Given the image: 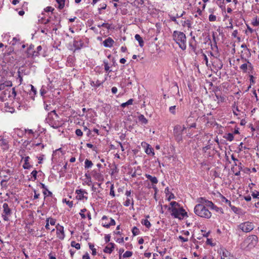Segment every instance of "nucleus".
<instances>
[{"label":"nucleus","mask_w":259,"mask_h":259,"mask_svg":"<svg viewBox=\"0 0 259 259\" xmlns=\"http://www.w3.org/2000/svg\"><path fill=\"white\" fill-rule=\"evenodd\" d=\"M18 78L19 79V82H20V84H21V83H22V82L23 80L22 77L21 76L20 71L18 72Z\"/></svg>","instance_id":"nucleus-58"},{"label":"nucleus","mask_w":259,"mask_h":259,"mask_svg":"<svg viewBox=\"0 0 259 259\" xmlns=\"http://www.w3.org/2000/svg\"><path fill=\"white\" fill-rule=\"evenodd\" d=\"M54 10V9L52 8L51 7H47L46 9V12H52Z\"/></svg>","instance_id":"nucleus-62"},{"label":"nucleus","mask_w":259,"mask_h":259,"mask_svg":"<svg viewBox=\"0 0 259 259\" xmlns=\"http://www.w3.org/2000/svg\"><path fill=\"white\" fill-rule=\"evenodd\" d=\"M98 27H99V28H100L101 27H105L106 28H107L108 30L111 29L112 28L111 27V24H109L108 23H103L102 24L98 25Z\"/></svg>","instance_id":"nucleus-28"},{"label":"nucleus","mask_w":259,"mask_h":259,"mask_svg":"<svg viewBox=\"0 0 259 259\" xmlns=\"http://www.w3.org/2000/svg\"><path fill=\"white\" fill-rule=\"evenodd\" d=\"M131 203V200L129 198H127L126 200L125 201L124 205L125 206H128Z\"/></svg>","instance_id":"nucleus-53"},{"label":"nucleus","mask_w":259,"mask_h":259,"mask_svg":"<svg viewBox=\"0 0 259 259\" xmlns=\"http://www.w3.org/2000/svg\"><path fill=\"white\" fill-rule=\"evenodd\" d=\"M132 233L134 236H136L139 234V230L136 227H134L132 229Z\"/></svg>","instance_id":"nucleus-36"},{"label":"nucleus","mask_w":259,"mask_h":259,"mask_svg":"<svg viewBox=\"0 0 259 259\" xmlns=\"http://www.w3.org/2000/svg\"><path fill=\"white\" fill-rule=\"evenodd\" d=\"M87 209L84 208V209H82L80 210V212L79 213V214L80 215L82 219H84L85 218V214L83 213L84 212L86 211Z\"/></svg>","instance_id":"nucleus-43"},{"label":"nucleus","mask_w":259,"mask_h":259,"mask_svg":"<svg viewBox=\"0 0 259 259\" xmlns=\"http://www.w3.org/2000/svg\"><path fill=\"white\" fill-rule=\"evenodd\" d=\"M181 23L183 27L187 26L188 28H190L191 27V24L190 23V21L189 20L186 21H181Z\"/></svg>","instance_id":"nucleus-26"},{"label":"nucleus","mask_w":259,"mask_h":259,"mask_svg":"<svg viewBox=\"0 0 259 259\" xmlns=\"http://www.w3.org/2000/svg\"><path fill=\"white\" fill-rule=\"evenodd\" d=\"M229 255V253L228 251H223L221 259H225V257H227Z\"/></svg>","instance_id":"nucleus-39"},{"label":"nucleus","mask_w":259,"mask_h":259,"mask_svg":"<svg viewBox=\"0 0 259 259\" xmlns=\"http://www.w3.org/2000/svg\"><path fill=\"white\" fill-rule=\"evenodd\" d=\"M186 129L184 126H182L180 125H176L174 130V133L176 139L180 141L182 139V135L184 130Z\"/></svg>","instance_id":"nucleus-9"},{"label":"nucleus","mask_w":259,"mask_h":259,"mask_svg":"<svg viewBox=\"0 0 259 259\" xmlns=\"http://www.w3.org/2000/svg\"><path fill=\"white\" fill-rule=\"evenodd\" d=\"M168 209L171 211V215L175 218H178L181 220L187 215V212L183 208H169Z\"/></svg>","instance_id":"nucleus-4"},{"label":"nucleus","mask_w":259,"mask_h":259,"mask_svg":"<svg viewBox=\"0 0 259 259\" xmlns=\"http://www.w3.org/2000/svg\"><path fill=\"white\" fill-rule=\"evenodd\" d=\"M49 224L51 225H55L56 223V220L53 218H49Z\"/></svg>","instance_id":"nucleus-49"},{"label":"nucleus","mask_w":259,"mask_h":259,"mask_svg":"<svg viewBox=\"0 0 259 259\" xmlns=\"http://www.w3.org/2000/svg\"><path fill=\"white\" fill-rule=\"evenodd\" d=\"M34 46L30 45L26 51L27 57L29 58L31 56H37V54H35V51H33Z\"/></svg>","instance_id":"nucleus-15"},{"label":"nucleus","mask_w":259,"mask_h":259,"mask_svg":"<svg viewBox=\"0 0 259 259\" xmlns=\"http://www.w3.org/2000/svg\"><path fill=\"white\" fill-rule=\"evenodd\" d=\"M221 200L223 202L227 204L229 206H230L232 205L231 201L227 199L225 196L223 195L221 196Z\"/></svg>","instance_id":"nucleus-30"},{"label":"nucleus","mask_w":259,"mask_h":259,"mask_svg":"<svg viewBox=\"0 0 259 259\" xmlns=\"http://www.w3.org/2000/svg\"><path fill=\"white\" fill-rule=\"evenodd\" d=\"M141 223L148 229L151 227V224L147 219L142 220Z\"/></svg>","instance_id":"nucleus-29"},{"label":"nucleus","mask_w":259,"mask_h":259,"mask_svg":"<svg viewBox=\"0 0 259 259\" xmlns=\"http://www.w3.org/2000/svg\"><path fill=\"white\" fill-rule=\"evenodd\" d=\"M144 144L147 145V147L145 150V153L148 155L152 154V155H154V150L150 146V145L147 144L146 143H144ZM142 145L143 146V143H142Z\"/></svg>","instance_id":"nucleus-16"},{"label":"nucleus","mask_w":259,"mask_h":259,"mask_svg":"<svg viewBox=\"0 0 259 259\" xmlns=\"http://www.w3.org/2000/svg\"><path fill=\"white\" fill-rule=\"evenodd\" d=\"M22 159L24 160V163L23 165V167L24 169H29L31 167V165L29 163V156H26L25 157H23Z\"/></svg>","instance_id":"nucleus-19"},{"label":"nucleus","mask_w":259,"mask_h":259,"mask_svg":"<svg viewBox=\"0 0 259 259\" xmlns=\"http://www.w3.org/2000/svg\"><path fill=\"white\" fill-rule=\"evenodd\" d=\"M145 177L151 181L153 184H157L158 183V180L155 177H153L149 174H146Z\"/></svg>","instance_id":"nucleus-20"},{"label":"nucleus","mask_w":259,"mask_h":259,"mask_svg":"<svg viewBox=\"0 0 259 259\" xmlns=\"http://www.w3.org/2000/svg\"><path fill=\"white\" fill-rule=\"evenodd\" d=\"M197 202L198 203H201V204H203L205 206L206 208L208 207L210 209L218 211L219 208L216 205H215L212 201L206 199L204 197H199L197 198Z\"/></svg>","instance_id":"nucleus-5"},{"label":"nucleus","mask_w":259,"mask_h":259,"mask_svg":"<svg viewBox=\"0 0 259 259\" xmlns=\"http://www.w3.org/2000/svg\"><path fill=\"white\" fill-rule=\"evenodd\" d=\"M103 63H104V65L105 71L106 72H110L111 71V70H110V66L109 65L108 61L104 60L103 61Z\"/></svg>","instance_id":"nucleus-24"},{"label":"nucleus","mask_w":259,"mask_h":259,"mask_svg":"<svg viewBox=\"0 0 259 259\" xmlns=\"http://www.w3.org/2000/svg\"><path fill=\"white\" fill-rule=\"evenodd\" d=\"M194 211L195 214L202 218L208 219L211 217V212L201 203H198L195 205Z\"/></svg>","instance_id":"nucleus-1"},{"label":"nucleus","mask_w":259,"mask_h":259,"mask_svg":"<svg viewBox=\"0 0 259 259\" xmlns=\"http://www.w3.org/2000/svg\"><path fill=\"white\" fill-rule=\"evenodd\" d=\"M174 40L183 50L186 49V36L182 32L174 31L172 34Z\"/></svg>","instance_id":"nucleus-2"},{"label":"nucleus","mask_w":259,"mask_h":259,"mask_svg":"<svg viewBox=\"0 0 259 259\" xmlns=\"http://www.w3.org/2000/svg\"><path fill=\"white\" fill-rule=\"evenodd\" d=\"M253 26H257L259 25V21L256 20L255 21L252 22Z\"/></svg>","instance_id":"nucleus-64"},{"label":"nucleus","mask_w":259,"mask_h":259,"mask_svg":"<svg viewBox=\"0 0 259 259\" xmlns=\"http://www.w3.org/2000/svg\"><path fill=\"white\" fill-rule=\"evenodd\" d=\"M75 193L77 194L76 198L78 200H82L84 198L87 200L88 197L84 195V194H87V192L85 190L82 189L76 190Z\"/></svg>","instance_id":"nucleus-13"},{"label":"nucleus","mask_w":259,"mask_h":259,"mask_svg":"<svg viewBox=\"0 0 259 259\" xmlns=\"http://www.w3.org/2000/svg\"><path fill=\"white\" fill-rule=\"evenodd\" d=\"M247 68L250 70L252 69L253 68L252 64L248 61H247Z\"/></svg>","instance_id":"nucleus-63"},{"label":"nucleus","mask_w":259,"mask_h":259,"mask_svg":"<svg viewBox=\"0 0 259 259\" xmlns=\"http://www.w3.org/2000/svg\"><path fill=\"white\" fill-rule=\"evenodd\" d=\"M176 106H172L170 107L169 108V112L172 114H176Z\"/></svg>","instance_id":"nucleus-40"},{"label":"nucleus","mask_w":259,"mask_h":259,"mask_svg":"<svg viewBox=\"0 0 259 259\" xmlns=\"http://www.w3.org/2000/svg\"><path fill=\"white\" fill-rule=\"evenodd\" d=\"M216 98L218 100V103L224 102L225 101V98L224 96H219L218 95H215Z\"/></svg>","instance_id":"nucleus-35"},{"label":"nucleus","mask_w":259,"mask_h":259,"mask_svg":"<svg viewBox=\"0 0 259 259\" xmlns=\"http://www.w3.org/2000/svg\"><path fill=\"white\" fill-rule=\"evenodd\" d=\"M238 228L243 232L248 233L250 232L254 229V226L252 222H245L239 224L238 226Z\"/></svg>","instance_id":"nucleus-7"},{"label":"nucleus","mask_w":259,"mask_h":259,"mask_svg":"<svg viewBox=\"0 0 259 259\" xmlns=\"http://www.w3.org/2000/svg\"><path fill=\"white\" fill-rule=\"evenodd\" d=\"M216 19H217V17L215 15H210L209 16V20L210 21H215L216 20Z\"/></svg>","instance_id":"nucleus-45"},{"label":"nucleus","mask_w":259,"mask_h":259,"mask_svg":"<svg viewBox=\"0 0 259 259\" xmlns=\"http://www.w3.org/2000/svg\"><path fill=\"white\" fill-rule=\"evenodd\" d=\"M73 46L76 49H79L80 47L79 46L78 42L76 40H74L73 41Z\"/></svg>","instance_id":"nucleus-47"},{"label":"nucleus","mask_w":259,"mask_h":259,"mask_svg":"<svg viewBox=\"0 0 259 259\" xmlns=\"http://www.w3.org/2000/svg\"><path fill=\"white\" fill-rule=\"evenodd\" d=\"M138 119L139 121H140L142 123L146 124L148 122L147 119L142 114H141L139 116Z\"/></svg>","instance_id":"nucleus-25"},{"label":"nucleus","mask_w":259,"mask_h":259,"mask_svg":"<svg viewBox=\"0 0 259 259\" xmlns=\"http://www.w3.org/2000/svg\"><path fill=\"white\" fill-rule=\"evenodd\" d=\"M91 176L98 181H102L104 180L103 175L99 170L94 169L91 172Z\"/></svg>","instance_id":"nucleus-12"},{"label":"nucleus","mask_w":259,"mask_h":259,"mask_svg":"<svg viewBox=\"0 0 259 259\" xmlns=\"http://www.w3.org/2000/svg\"><path fill=\"white\" fill-rule=\"evenodd\" d=\"M44 108H45V110L47 111H49L50 109V105H48L47 104H46V102L45 101H44Z\"/></svg>","instance_id":"nucleus-51"},{"label":"nucleus","mask_w":259,"mask_h":259,"mask_svg":"<svg viewBox=\"0 0 259 259\" xmlns=\"http://www.w3.org/2000/svg\"><path fill=\"white\" fill-rule=\"evenodd\" d=\"M71 246L75 247L77 249H79L80 248V245L78 243H76L75 241H73L71 242Z\"/></svg>","instance_id":"nucleus-31"},{"label":"nucleus","mask_w":259,"mask_h":259,"mask_svg":"<svg viewBox=\"0 0 259 259\" xmlns=\"http://www.w3.org/2000/svg\"><path fill=\"white\" fill-rule=\"evenodd\" d=\"M114 248V244L113 243H109L104 249V252L105 253H111Z\"/></svg>","instance_id":"nucleus-17"},{"label":"nucleus","mask_w":259,"mask_h":259,"mask_svg":"<svg viewBox=\"0 0 259 259\" xmlns=\"http://www.w3.org/2000/svg\"><path fill=\"white\" fill-rule=\"evenodd\" d=\"M232 170H233V172L234 173L235 176H238L240 175V170H237L234 167L232 168Z\"/></svg>","instance_id":"nucleus-42"},{"label":"nucleus","mask_w":259,"mask_h":259,"mask_svg":"<svg viewBox=\"0 0 259 259\" xmlns=\"http://www.w3.org/2000/svg\"><path fill=\"white\" fill-rule=\"evenodd\" d=\"M53 115L55 116V118L56 119L59 118L58 115L56 113V112L55 110L51 111L48 114V120L50 124L54 128H57L58 127L61 126V123L59 122H56L53 120H51V118H53Z\"/></svg>","instance_id":"nucleus-8"},{"label":"nucleus","mask_w":259,"mask_h":259,"mask_svg":"<svg viewBox=\"0 0 259 259\" xmlns=\"http://www.w3.org/2000/svg\"><path fill=\"white\" fill-rule=\"evenodd\" d=\"M93 165V163L91 160H89L88 159H85L84 162V168L85 169L91 168L92 167Z\"/></svg>","instance_id":"nucleus-23"},{"label":"nucleus","mask_w":259,"mask_h":259,"mask_svg":"<svg viewBox=\"0 0 259 259\" xmlns=\"http://www.w3.org/2000/svg\"><path fill=\"white\" fill-rule=\"evenodd\" d=\"M37 171L36 170H34L31 172V175L34 178V180L36 179Z\"/></svg>","instance_id":"nucleus-48"},{"label":"nucleus","mask_w":259,"mask_h":259,"mask_svg":"<svg viewBox=\"0 0 259 259\" xmlns=\"http://www.w3.org/2000/svg\"><path fill=\"white\" fill-rule=\"evenodd\" d=\"M133 253L132 251H126L123 254V257H128L132 255Z\"/></svg>","instance_id":"nucleus-37"},{"label":"nucleus","mask_w":259,"mask_h":259,"mask_svg":"<svg viewBox=\"0 0 259 259\" xmlns=\"http://www.w3.org/2000/svg\"><path fill=\"white\" fill-rule=\"evenodd\" d=\"M6 87H12V82L11 81H7L4 83Z\"/></svg>","instance_id":"nucleus-59"},{"label":"nucleus","mask_w":259,"mask_h":259,"mask_svg":"<svg viewBox=\"0 0 259 259\" xmlns=\"http://www.w3.org/2000/svg\"><path fill=\"white\" fill-rule=\"evenodd\" d=\"M58 4V8L60 10L63 9L65 6V0H56Z\"/></svg>","instance_id":"nucleus-22"},{"label":"nucleus","mask_w":259,"mask_h":259,"mask_svg":"<svg viewBox=\"0 0 259 259\" xmlns=\"http://www.w3.org/2000/svg\"><path fill=\"white\" fill-rule=\"evenodd\" d=\"M170 204L171 206L170 208H177L176 206H179V203L176 201L171 202Z\"/></svg>","instance_id":"nucleus-41"},{"label":"nucleus","mask_w":259,"mask_h":259,"mask_svg":"<svg viewBox=\"0 0 259 259\" xmlns=\"http://www.w3.org/2000/svg\"><path fill=\"white\" fill-rule=\"evenodd\" d=\"M231 208V209L235 213H237V211L238 210V208H237L236 207L234 206H233V205H231L230 206Z\"/></svg>","instance_id":"nucleus-54"},{"label":"nucleus","mask_w":259,"mask_h":259,"mask_svg":"<svg viewBox=\"0 0 259 259\" xmlns=\"http://www.w3.org/2000/svg\"><path fill=\"white\" fill-rule=\"evenodd\" d=\"M37 52H35V54H37V56H38L39 52L42 50V47L41 46H39L37 47Z\"/></svg>","instance_id":"nucleus-56"},{"label":"nucleus","mask_w":259,"mask_h":259,"mask_svg":"<svg viewBox=\"0 0 259 259\" xmlns=\"http://www.w3.org/2000/svg\"><path fill=\"white\" fill-rule=\"evenodd\" d=\"M108 220V217L106 215H104L102 218V225L104 227L106 228H109L111 226L115 225V221L112 218H109V223H106V220Z\"/></svg>","instance_id":"nucleus-10"},{"label":"nucleus","mask_w":259,"mask_h":259,"mask_svg":"<svg viewBox=\"0 0 259 259\" xmlns=\"http://www.w3.org/2000/svg\"><path fill=\"white\" fill-rule=\"evenodd\" d=\"M89 247L92 250V254L93 255H95L96 254V248H94V244H92L91 243H89Z\"/></svg>","instance_id":"nucleus-32"},{"label":"nucleus","mask_w":259,"mask_h":259,"mask_svg":"<svg viewBox=\"0 0 259 259\" xmlns=\"http://www.w3.org/2000/svg\"><path fill=\"white\" fill-rule=\"evenodd\" d=\"M111 92L113 94H115L117 92V89L116 87H114L111 89Z\"/></svg>","instance_id":"nucleus-55"},{"label":"nucleus","mask_w":259,"mask_h":259,"mask_svg":"<svg viewBox=\"0 0 259 259\" xmlns=\"http://www.w3.org/2000/svg\"><path fill=\"white\" fill-rule=\"evenodd\" d=\"M258 242V238L255 235H249L245 240L244 244H246V247L251 249L255 247Z\"/></svg>","instance_id":"nucleus-3"},{"label":"nucleus","mask_w":259,"mask_h":259,"mask_svg":"<svg viewBox=\"0 0 259 259\" xmlns=\"http://www.w3.org/2000/svg\"><path fill=\"white\" fill-rule=\"evenodd\" d=\"M83 259H90L89 254L88 253H86L84 255L82 256Z\"/></svg>","instance_id":"nucleus-60"},{"label":"nucleus","mask_w":259,"mask_h":259,"mask_svg":"<svg viewBox=\"0 0 259 259\" xmlns=\"http://www.w3.org/2000/svg\"><path fill=\"white\" fill-rule=\"evenodd\" d=\"M244 199L246 201H250L251 200V197L249 195H248V196H245L244 197Z\"/></svg>","instance_id":"nucleus-61"},{"label":"nucleus","mask_w":259,"mask_h":259,"mask_svg":"<svg viewBox=\"0 0 259 259\" xmlns=\"http://www.w3.org/2000/svg\"><path fill=\"white\" fill-rule=\"evenodd\" d=\"M179 238L183 242H187L188 241V238H184L183 237V236H180L179 237Z\"/></svg>","instance_id":"nucleus-52"},{"label":"nucleus","mask_w":259,"mask_h":259,"mask_svg":"<svg viewBox=\"0 0 259 259\" xmlns=\"http://www.w3.org/2000/svg\"><path fill=\"white\" fill-rule=\"evenodd\" d=\"M3 212L2 213V216L3 218V220L5 221H9V218L12 214V210L9 207L8 204L7 203H4L3 205Z\"/></svg>","instance_id":"nucleus-6"},{"label":"nucleus","mask_w":259,"mask_h":259,"mask_svg":"<svg viewBox=\"0 0 259 259\" xmlns=\"http://www.w3.org/2000/svg\"><path fill=\"white\" fill-rule=\"evenodd\" d=\"M110 195L113 197L115 196L114 191L113 190V186H112L110 188Z\"/></svg>","instance_id":"nucleus-50"},{"label":"nucleus","mask_w":259,"mask_h":259,"mask_svg":"<svg viewBox=\"0 0 259 259\" xmlns=\"http://www.w3.org/2000/svg\"><path fill=\"white\" fill-rule=\"evenodd\" d=\"M135 38L139 42L140 46L142 47L144 46V41L141 36L137 34L135 35Z\"/></svg>","instance_id":"nucleus-21"},{"label":"nucleus","mask_w":259,"mask_h":259,"mask_svg":"<svg viewBox=\"0 0 259 259\" xmlns=\"http://www.w3.org/2000/svg\"><path fill=\"white\" fill-rule=\"evenodd\" d=\"M240 69L244 72H246L247 70V62L242 64L240 67Z\"/></svg>","instance_id":"nucleus-34"},{"label":"nucleus","mask_w":259,"mask_h":259,"mask_svg":"<svg viewBox=\"0 0 259 259\" xmlns=\"http://www.w3.org/2000/svg\"><path fill=\"white\" fill-rule=\"evenodd\" d=\"M47 91L45 89L44 87L42 86L40 90V94L42 97H44L45 95L47 93Z\"/></svg>","instance_id":"nucleus-38"},{"label":"nucleus","mask_w":259,"mask_h":259,"mask_svg":"<svg viewBox=\"0 0 259 259\" xmlns=\"http://www.w3.org/2000/svg\"><path fill=\"white\" fill-rule=\"evenodd\" d=\"M114 43V40L109 37L107 39H106L103 42V44L104 46L106 48H111L113 46V44Z\"/></svg>","instance_id":"nucleus-14"},{"label":"nucleus","mask_w":259,"mask_h":259,"mask_svg":"<svg viewBox=\"0 0 259 259\" xmlns=\"http://www.w3.org/2000/svg\"><path fill=\"white\" fill-rule=\"evenodd\" d=\"M134 100L133 99H130L127 102L122 103L121 106L123 108L125 107L126 106L133 104Z\"/></svg>","instance_id":"nucleus-27"},{"label":"nucleus","mask_w":259,"mask_h":259,"mask_svg":"<svg viewBox=\"0 0 259 259\" xmlns=\"http://www.w3.org/2000/svg\"><path fill=\"white\" fill-rule=\"evenodd\" d=\"M0 146L3 150H7L9 149L8 142L6 139H4L3 137H2V141H1Z\"/></svg>","instance_id":"nucleus-18"},{"label":"nucleus","mask_w":259,"mask_h":259,"mask_svg":"<svg viewBox=\"0 0 259 259\" xmlns=\"http://www.w3.org/2000/svg\"><path fill=\"white\" fill-rule=\"evenodd\" d=\"M251 195L253 198L259 199V192H253Z\"/></svg>","instance_id":"nucleus-44"},{"label":"nucleus","mask_w":259,"mask_h":259,"mask_svg":"<svg viewBox=\"0 0 259 259\" xmlns=\"http://www.w3.org/2000/svg\"><path fill=\"white\" fill-rule=\"evenodd\" d=\"M57 230L56 234L57 237L61 240L64 239L65 237V233L64 231V227L60 225L59 224L56 226Z\"/></svg>","instance_id":"nucleus-11"},{"label":"nucleus","mask_w":259,"mask_h":259,"mask_svg":"<svg viewBox=\"0 0 259 259\" xmlns=\"http://www.w3.org/2000/svg\"><path fill=\"white\" fill-rule=\"evenodd\" d=\"M225 138L229 141H232L234 139V136L233 134L229 133Z\"/></svg>","instance_id":"nucleus-33"},{"label":"nucleus","mask_w":259,"mask_h":259,"mask_svg":"<svg viewBox=\"0 0 259 259\" xmlns=\"http://www.w3.org/2000/svg\"><path fill=\"white\" fill-rule=\"evenodd\" d=\"M75 134L77 136H82L83 134L82 132L80 129L76 130Z\"/></svg>","instance_id":"nucleus-46"},{"label":"nucleus","mask_w":259,"mask_h":259,"mask_svg":"<svg viewBox=\"0 0 259 259\" xmlns=\"http://www.w3.org/2000/svg\"><path fill=\"white\" fill-rule=\"evenodd\" d=\"M1 185L2 187H7V181L6 180H2L1 182Z\"/></svg>","instance_id":"nucleus-57"}]
</instances>
